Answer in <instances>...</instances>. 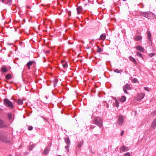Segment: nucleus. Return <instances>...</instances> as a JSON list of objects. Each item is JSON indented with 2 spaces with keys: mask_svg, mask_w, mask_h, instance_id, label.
Instances as JSON below:
<instances>
[{
  "mask_svg": "<svg viewBox=\"0 0 156 156\" xmlns=\"http://www.w3.org/2000/svg\"><path fill=\"white\" fill-rule=\"evenodd\" d=\"M142 39V37L140 36H137L135 37L134 40L135 41H139Z\"/></svg>",
  "mask_w": 156,
  "mask_h": 156,
  "instance_id": "18",
  "label": "nucleus"
},
{
  "mask_svg": "<svg viewBox=\"0 0 156 156\" xmlns=\"http://www.w3.org/2000/svg\"><path fill=\"white\" fill-rule=\"evenodd\" d=\"M4 126L5 124L3 121L0 119V127H2Z\"/></svg>",
  "mask_w": 156,
  "mask_h": 156,
  "instance_id": "20",
  "label": "nucleus"
},
{
  "mask_svg": "<svg viewBox=\"0 0 156 156\" xmlns=\"http://www.w3.org/2000/svg\"><path fill=\"white\" fill-rule=\"evenodd\" d=\"M124 118L122 116H119L118 119V123L119 125H121L123 122Z\"/></svg>",
  "mask_w": 156,
  "mask_h": 156,
  "instance_id": "7",
  "label": "nucleus"
},
{
  "mask_svg": "<svg viewBox=\"0 0 156 156\" xmlns=\"http://www.w3.org/2000/svg\"><path fill=\"white\" fill-rule=\"evenodd\" d=\"M82 142L81 143H80V144H79L77 145V146L78 147H80L82 145Z\"/></svg>",
  "mask_w": 156,
  "mask_h": 156,
  "instance_id": "38",
  "label": "nucleus"
},
{
  "mask_svg": "<svg viewBox=\"0 0 156 156\" xmlns=\"http://www.w3.org/2000/svg\"><path fill=\"white\" fill-rule=\"evenodd\" d=\"M35 63V62L34 61H30L28 62L27 64V66L28 67V69H30V66H31L32 65Z\"/></svg>",
  "mask_w": 156,
  "mask_h": 156,
  "instance_id": "9",
  "label": "nucleus"
},
{
  "mask_svg": "<svg viewBox=\"0 0 156 156\" xmlns=\"http://www.w3.org/2000/svg\"><path fill=\"white\" fill-rule=\"evenodd\" d=\"M115 106H116L117 107H118L119 106V101L116 100L115 101Z\"/></svg>",
  "mask_w": 156,
  "mask_h": 156,
  "instance_id": "28",
  "label": "nucleus"
},
{
  "mask_svg": "<svg viewBox=\"0 0 156 156\" xmlns=\"http://www.w3.org/2000/svg\"><path fill=\"white\" fill-rule=\"evenodd\" d=\"M25 33H26L27 34H28L29 33L28 32H24Z\"/></svg>",
  "mask_w": 156,
  "mask_h": 156,
  "instance_id": "42",
  "label": "nucleus"
},
{
  "mask_svg": "<svg viewBox=\"0 0 156 156\" xmlns=\"http://www.w3.org/2000/svg\"><path fill=\"white\" fill-rule=\"evenodd\" d=\"M114 71L115 72H116L117 73H119L120 72V71L118 69H115L114 70Z\"/></svg>",
  "mask_w": 156,
  "mask_h": 156,
  "instance_id": "37",
  "label": "nucleus"
},
{
  "mask_svg": "<svg viewBox=\"0 0 156 156\" xmlns=\"http://www.w3.org/2000/svg\"><path fill=\"white\" fill-rule=\"evenodd\" d=\"M132 82L133 83H139V81L136 78H134L132 80Z\"/></svg>",
  "mask_w": 156,
  "mask_h": 156,
  "instance_id": "22",
  "label": "nucleus"
},
{
  "mask_svg": "<svg viewBox=\"0 0 156 156\" xmlns=\"http://www.w3.org/2000/svg\"><path fill=\"white\" fill-rule=\"evenodd\" d=\"M141 15L149 19H153L155 16L153 13L150 12H143L141 13Z\"/></svg>",
  "mask_w": 156,
  "mask_h": 156,
  "instance_id": "1",
  "label": "nucleus"
},
{
  "mask_svg": "<svg viewBox=\"0 0 156 156\" xmlns=\"http://www.w3.org/2000/svg\"><path fill=\"white\" fill-rule=\"evenodd\" d=\"M34 147V146L33 145H31L30 147H29V149L30 150H32V149Z\"/></svg>",
  "mask_w": 156,
  "mask_h": 156,
  "instance_id": "32",
  "label": "nucleus"
},
{
  "mask_svg": "<svg viewBox=\"0 0 156 156\" xmlns=\"http://www.w3.org/2000/svg\"><path fill=\"white\" fill-rule=\"evenodd\" d=\"M68 14L69 15V16H70V13H71V11H68Z\"/></svg>",
  "mask_w": 156,
  "mask_h": 156,
  "instance_id": "41",
  "label": "nucleus"
},
{
  "mask_svg": "<svg viewBox=\"0 0 156 156\" xmlns=\"http://www.w3.org/2000/svg\"><path fill=\"white\" fill-rule=\"evenodd\" d=\"M132 87L128 83H127L123 87V90L124 92L127 94H128V92L127 91V90H130L131 89Z\"/></svg>",
  "mask_w": 156,
  "mask_h": 156,
  "instance_id": "4",
  "label": "nucleus"
},
{
  "mask_svg": "<svg viewBox=\"0 0 156 156\" xmlns=\"http://www.w3.org/2000/svg\"><path fill=\"white\" fill-rule=\"evenodd\" d=\"M147 33L148 41H151V33L149 31H147Z\"/></svg>",
  "mask_w": 156,
  "mask_h": 156,
  "instance_id": "8",
  "label": "nucleus"
},
{
  "mask_svg": "<svg viewBox=\"0 0 156 156\" xmlns=\"http://www.w3.org/2000/svg\"><path fill=\"white\" fill-rule=\"evenodd\" d=\"M65 143L68 145L69 146L70 144V141L69 138H66L65 139Z\"/></svg>",
  "mask_w": 156,
  "mask_h": 156,
  "instance_id": "19",
  "label": "nucleus"
},
{
  "mask_svg": "<svg viewBox=\"0 0 156 156\" xmlns=\"http://www.w3.org/2000/svg\"><path fill=\"white\" fill-rule=\"evenodd\" d=\"M69 146L68 145L67 146H66L65 147V149L67 151V152L69 151Z\"/></svg>",
  "mask_w": 156,
  "mask_h": 156,
  "instance_id": "30",
  "label": "nucleus"
},
{
  "mask_svg": "<svg viewBox=\"0 0 156 156\" xmlns=\"http://www.w3.org/2000/svg\"><path fill=\"white\" fill-rule=\"evenodd\" d=\"M66 10L67 11V9H66Z\"/></svg>",
  "mask_w": 156,
  "mask_h": 156,
  "instance_id": "46",
  "label": "nucleus"
},
{
  "mask_svg": "<svg viewBox=\"0 0 156 156\" xmlns=\"http://www.w3.org/2000/svg\"><path fill=\"white\" fill-rule=\"evenodd\" d=\"M144 89L147 91H148L149 92V89L147 87H145L144 88Z\"/></svg>",
  "mask_w": 156,
  "mask_h": 156,
  "instance_id": "34",
  "label": "nucleus"
},
{
  "mask_svg": "<svg viewBox=\"0 0 156 156\" xmlns=\"http://www.w3.org/2000/svg\"><path fill=\"white\" fill-rule=\"evenodd\" d=\"M156 126V118L154 119V121H153V122L152 123L151 125V127L153 129H154L155 128Z\"/></svg>",
  "mask_w": 156,
  "mask_h": 156,
  "instance_id": "11",
  "label": "nucleus"
},
{
  "mask_svg": "<svg viewBox=\"0 0 156 156\" xmlns=\"http://www.w3.org/2000/svg\"><path fill=\"white\" fill-rule=\"evenodd\" d=\"M17 103L19 105H21L23 104V101L22 100L19 99L17 101Z\"/></svg>",
  "mask_w": 156,
  "mask_h": 156,
  "instance_id": "24",
  "label": "nucleus"
},
{
  "mask_svg": "<svg viewBox=\"0 0 156 156\" xmlns=\"http://www.w3.org/2000/svg\"><path fill=\"white\" fill-rule=\"evenodd\" d=\"M33 129V127L31 126H30L28 127V129L29 130H31Z\"/></svg>",
  "mask_w": 156,
  "mask_h": 156,
  "instance_id": "33",
  "label": "nucleus"
},
{
  "mask_svg": "<svg viewBox=\"0 0 156 156\" xmlns=\"http://www.w3.org/2000/svg\"><path fill=\"white\" fill-rule=\"evenodd\" d=\"M4 103L5 105L7 107L10 108H13V104L7 99L5 98L4 99Z\"/></svg>",
  "mask_w": 156,
  "mask_h": 156,
  "instance_id": "2",
  "label": "nucleus"
},
{
  "mask_svg": "<svg viewBox=\"0 0 156 156\" xmlns=\"http://www.w3.org/2000/svg\"><path fill=\"white\" fill-rule=\"evenodd\" d=\"M9 156H11V155H9Z\"/></svg>",
  "mask_w": 156,
  "mask_h": 156,
  "instance_id": "47",
  "label": "nucleus"
},
{
  "mask_svg": "<svg viewBox=\"0 0 156 156\" xmlns=\"http://www.w3.org/2000/svg\"><path fill=\"white\" fill-rule=\"evenodd\" d=\"M129 59L134 64H136V62L135 59L132 57L130 56L129 57Z\"/></svg>",
  "mask_w": 156,
  "mask_h": 156,
  "instance_id": "13",
  "label": "nucleus"
},
{
  "mask_svg": "<svg viewBox=\"0 0 156 156\" xmlns=\"http://www.w3.org/2000/svg\"><path fill=\"white\" fill-rule=\"evenodd\" d=\"M12 114H11V113H9L8 114V117L9 119H10L12 118Z\"/></svg>",
  "mask_w": 156,
  "mask_h": 156,
  "instance_id": "31",
  "label": "nucleus"
},
{
  "mask_svg": "<svg viewBox=\"0 0 156 156\" xmlns=\"http://www.w3.org/2000/svg\"><path fill=\"white\" fill-rule=\"evenodd\" d=\"M1 71L3 72H7V68L5 67H2L1 69Z\"/></svg>",
  "mask_w": 156,
  "mask_h": 156,
  "instance_id": "21",
  "label": "nucleus"
},
{
  "mask_svg": "<svg viewBox=\"0 0 156 156\" xmlns=\"http://www.w3.org/2000/svg\"><path fill=\"white\" fill-rule=\"evenodd\" d=\"M136 55H137L139 56L140 57L142 58V54L141 53H140L139 52H136Z\"/></svg>",
  "mask_w": 156,
  "mask_h": 156,
  "instance_id": "27",
  "label": "nucleus"
},
{
  "mask_svg": "<svg viewBox=\"0 0 156 156\" xmlns=\"http://www.w3.org/2000/svg\"><path fill=\"white\" fill-rule=\"evenodd\" d=\"M49 51H47V53H49Z\"/></svg>",
  "mask_w": 156,
  "mask_h": 156,
  "instance_id": "43",
  "label": "nucleus"
},
{
  "mask_svg": "<svg viewBox=\"0 0 156 156\" xmlns=\"http://www.w3.org/2000/svg\"><path fill=\"white\" fill-rule=\"evenodd\" d=\"M102 51V49L101 48H98L97 49V51L98 52H100Z\"/></svg>",
  "mask_w": 156,
  "mask_h": 156,
  "instance_id": "29",
  "label": "nucleus"
},
{
  "mask_svg": "<svg viewBox=\"0 0 156 156\" xmlns=\"http://www.w3.org/2000/svg\"><path fill=\"white\" fill-rule=\"evenodd\" d=\"M62 62L63 68H66L68 66L67 63L64 61H62Z\"/></svg>",
  "mask_w": 156,
  "mask_h": 156,
  "instance_id": "16",
  "label": "nucleus"
},
{
  "mask_svg": "<svg viewBox=\"0 0 156 156\" xmlns=\"http://www.w3.org/2000/svg\"><path fill=\"white\" fill-rule=\"evenodd\" d=\"M126 97L123 96L119 98V100L120 102H123L126 101Z\"/></svg>",
  "mask_w": 156,
  "mask_h": 156,
  "instance_id": "15",
  "label": "nucleus"
},
{
  "mask_svg": "<svg viewBox=\"0 0 156 156\" xmlns=\"http://www.w3.org/2000/svg\"><path fill=\"white\" fill-rule=\"evenodd\" d=\"M94 123L99 126L102 125V121L99 117H96L94 119Z\"/></svg>",
  "mask_w": 156,
  "mask_h": 156,
  "instance_id": "3",
  "label": "nucleus"
},
{
  "mask_svg": "<svg viewBox=\"0 0 156 156\" xmlns=\"http://www.w3.org/2000/svg\"><path fill=\"white\" fill-rule=\"evenodd\" d=\"M7 2L6 1V3L5 4H8L9 5H10L12 2L11 0H7Z\"/></svg>",
  "mask_w": 156,
  "mask_h": 156,
  "instance_id": "26",
  "label": "nucleus"
},
{
  "mask_svg": "<svg viewBox=\"0 0 156 156\" xmlns=\"http://www.w3.org/2000/svg\"><path fill=\"white\" fill-rule=\"evenodd\" d=\"M145 95V94L144 93H139L136 98V100L137 101L140 100L144 97Z\"/></svg>",
  "mask_w": 156,
  "mask_h": 156,
  "instance_id": "5",
  "label": "nucleus"
},
{
  "mask_svg": "<svg viewBox=\"0 0 156 156\" xmlns=\"http://www.w3.org/2000/svg\"><path fill=\"white\" fill-rule=\"evenodd\" d=\"M2 2L4 3H6V1L5 0H2Z\"/></svg>",
  "mask_w": 156,
  "mask_h": 156,
  "instance_id": "40",
  "label": "nucleus"
},
{
  "mask_svg": "<svg viewBox=\"0 0 156 156\" xmlns=\"http://www.w3.org/2000/svg\"><path fill=\"white\" fill-rule=\"evenodd\" d=\"M106 36L105 34H101L100 37V39L102 40H104L106 38Z\"/></svg>",
  "mask_w": 156,
  "mask_h": 156,
  "instance_id": "17",
  "label": "nucleus"
},
{
  "mask_svg": "<svg viewBox=\"0 0 156 156\" xmlns=\"http://www.w3.org/2000/svg\"><path fill=\"white\" fill-rule=\"evenodd\" d=\"M136 48L139 51L141 52H144V48L140 46H137Z\"/></svg>",
  "mask_w": 156,
  "mask_h": 156,
  "instance_id": "12",
  "label": "nucleus"
},
{
  "mask_svg": "<svg viewBox=\"0 0 156 156\" xmlns=\"http://www.w3.org/2000/svg\"><path fill=\"white\" fill-rule=\"evenodd\" d=\"M124 130H122L121 133H120V135L121 136H122L123 135V134H124Z\"/></svg>",
  "mask_w": 156,
  "mask_h": 156,
  "instance_id": "39",
  "label": "nucleus"
},
{
  "mask_svg": "<svg viewBox=\"0 0 156 156\" xmlns=\"http://www.w3.org/2000/svg\"><path fill=\"white\" fill-rule=\"evenodd\" d=\"M76 10L78 14H80L81 13V12L82 10V8L81 6H79L77 8Z\"/></svg>",
  "mask_w": 156,
  "mask_h": 156,
  "instance_id": "10",
  "label": "nucleus"
},
{
  "mask_svg": "<svg viewBox=\"0 0 156 156\" xmlns=\"http://www.w3.org/2000/svg\"><path fill=\"white\" fill-rule=\"evenodd\" d=\"M128 150V147H126L124 146H122L121 147L120 151H122L123 152L127 151Z\"/></svg>",
  "mask_w": 156,
  "mask_h": 156,
  "instance_id": "14",
  "label": "nucleus"
},
{
  "mask_svg": "<svg viewBox=\"0 0 156 156\" xmlns=\"http://www.w3.org/2000/svg\"><path fill=\"white\" fill-rule=\"evenodd\" d=\"M0 139L2 142L5 143L9 142L10 140L9 138L3 135H0Z\"/></svg>",
  "mask_w": 156,
  "mask_h": 156,
  "instance_id": "6",
  "label": "nucleus"
},
{
  "mask_svg": "<svg viewBox=\"0 0 156 156\" xmlns=\"http://www.w3.org/2000/svg\"><path fill=\"white\" fill-rule=\"evenodd\" d=\"M123 156H130V154L129 152L126 153Z\"/></svg>",
  "mask_w": 156,
  "mask_h": 156,
  "instance_id": "35",
  "label": "nucleus"
},
{
  "mask_svg": "<svg viewBox=\"0 0 156 156\" xmlns=\"http://www.w3.org/2000/svg\"><path fill=\"white\" fill-rule=\"evenodd\" d=\"M49 151V149L48 148H46L45 149L44 152V154H47L48 153Z\"/></svg>",
  "mask_w": 156,
  "mask_h": 156,
  "instance_id": "25",
  "label": "nucleus"
},
{
  "mask_svg": "<svg viewBox=\"0 0 156 156\" xmlns=\"http://www.w3.org/2000/svg\"><path fill=\"white\" fill-rule=\"evenodd\" d=\"M155 55L154 53H151L149 55L151 57L154 56Z\"/></svg>",
  "mask_w": 156,
  "mask_h": 156,
  "instance_id": "36",
  "label": "nucleus"
},
{
  "mask_svg": "<svg viewBox=\"0 0 156 156\" xmlns=\"http://www.w3.org/2000/svg\"><path fill=\"white\" fill-rule=\"evenodd\" d=\"M5 78L7 79H9L11 78V76L10 74H8L5 76Z\"/></svg>",
  "mask_w": 156,
  "mask_h": 156,
  "instance_id": "23",
  "label": "nucleus"
},
{
  "mask_svg": "<svg viewBox=\"0 0 156 156\" xmlns=\"http://www.w3.org/2000/svg\"><path fill=\"white\" fill-rule=\"evenodd\" d=\"M19 32H20V33H21L20 31H19Z\"/></svg>",
  "mask_w": 156,
  "mask_h": 156,
  "instance_id": "44",
  "label": "nucleus"
},
{
  "mask_svg": "<svg viewBox=\"0 0 156 156\" xmlns=\"http://www.w3.org/2000/svg\"><path fill=\"white\" fill-rule=\"evenodd\" d=\"M124 1H125L126 0H123Z\"/></svg>",
  "mask_w": 156,
  "mask_h": 156,
  "instance_id": "45",
  "label": "nucleus"
}]
</instances>
